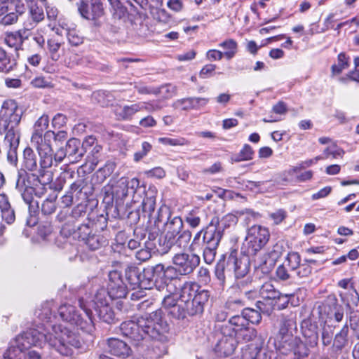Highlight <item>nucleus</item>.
<instances>
[{"label": "nucleus", "instance_id": "obj_18", "mask_svg": "<svg viewBox=\"0 0 359 359\" xmlns=\"http://www.w3.org/2000/svg\"><path fill=\"white\" fill-rule=\"evenodd\" d=\"M155 287L161 290L168 284L177 278L178 276L172 266H165L162 264H158L152 266Z\"/></svg>", "mask_w": 359, "mask_h": 359}, {"label": "nucleus", "instance_id": "obj_41", "mask_svg": "<svg viewBox=\"0 0 359 359\" xmlns=\"http://www.w3.org/2000/svg\"><path fill=\"white\" fill-rule=\"evenodd\" d=\"M4 42L8 46L15 49V51L16 52V56L18 57V52L19 50L22 49V45L16 32H6L5 34Z\"/></svg>", "mask_w": 359, "mask_h": 359}, {"label": "nucleus", "instance_id": "obj_50", "mask_svg": "<svg viewBox=\"0 0 359 359\" xmlns=\"http://www.w3.org/2000/svg\"><path fill=\"white\" fill-rule=\"evenodd\" d=\"M334 325L329 324L328 322L325 323V325L322 331V343L324 346H328L331 344L333 338Z\"/></svg>", "mask_w": 359, "mask_h": 359}, {"label": "nucleus", "instance_id": "obj_51", "mask_svg": "<svg viewBox=\"0 0 359 359\" xmlns=\"http://www.w3.org/2000/svg\"><path fill=\"white\" fill-rule=\"evenodd\" d=\"M29 8L30 17L35 23H39L44 19L43 10L41 7L38 6L36 4H29Z\"/></svg>", "mask_w": 359, "mask_h": 359}, {"label": "nucleus", "instance_id": "obj_23", "mask_svg": "<svg viewBox=\"0 0 359 359\" xmlns=\"http://www.w3.org/2000/svg\"><path fill=\"white\" fill-rule=\"evenodd\" d=\"M106 344L107 351L114 356L126 358L132 354L130 346L118 338H109L107 339Z\"/></svg>", "mask_w": 359, "mask_h": 359}, {"label": "nucleus", "instance_id": "obj_61", "mask_svg": "<svg viewBox=\"0 0 359 359\" xmlns=\"http://www.w3.org/2000/svg\"><path fill=\"white\" fill-rule=\"evenodd\" d=\"M40 177L39 175H36V182H34V185L32 186L34 188V195L39 198L43 196L47 191L46 184L41 182Z\"/></svg>", "mask_w": 359, "mask_h": 359}, {"label": "nucleus", "instance_id": "obj_12", "mask_svg": "<svg viewBox=\"0 0 359 359\" xmlns=\"http://www.w3.org/2000/svg\"><path fill=\"white\" fill-rule=\"evenodd\" d=\"M269 237L270 233L266 228L260 225L251 226L246 238L249 252L256 254L268 243Z\"/></svg>", "mask_w": 359, "mask_h": 359}, {"label": "nucleus", "instance_id": "obj_53", "mask_svg": "<svg viewBox=\"0 0 359 359\" xmlns=\"http://www.w3.org/2000/svg\"><path fill=\"white\" fill-rule=\"evenodd\" d=\"M203 256L204 262L208 264H211L215 259L217 250L218 247L203 245Z\"/></svg>", "mask_w": 359, "mask_h": 359}, {"label": "nucleus", "instance_id": "obj_6", "mask_svg": "<svg viewBox=\"0 0 359 359\" xmlns=\"http://www.w3.org/2000/svg\"><path fill=\"white\" fill-rule=\"evenodd\" d=\"M145 193V187L140 185L137 178L128 180L121 177L113 187L112 196L116 201V208L119 210L123 205L124 200L129 195H132V203H139Z\"/></svg>", "mask_w": 359, "mask_h": 359}, {"label": "nucleus", "instance_id": "obj_13", "mask_svg": "<svg viewBox=\"0 0 359 359\" xmlns=\"http://www.w3.org/2000/svg\"><path fill=\"white\" fill-rule=\"evenodd\" d=\"M36 179V174H29L24 170H20L18 172L15 188L20 193L23 201L26 204L30 206L33 201L34 182Z\"/></svg>", "mask_w": 359, "mask_h": 359}, {"label": "nucleus", "instance_id": "obj_48", "mask_svg": "<svg viewBox=\"0 0 359 359\" xmlns=\"http://www.w3.org/2000/svg\"><path fill=\"white\" fill-rule=\"evenodd\" d=\"M292 295L282 294L280 292L278 297L276 298V300L272 303V312L274 310H282L285 309L290 302V299Z\"/></svg>", "mask_w": 359, "mask_h": 359}, {"label": "nucleus", "instance_id": "obj_19", "mask_svg": "<svg viewBox=\"0 0 359 359\" xmlns=\"http://www.w3.org/2000/svg\"><path fill=\"white\" fill-rule=\"evenodd\" d=\"M224 235V228L218 217H213L207 226L203 236V245L219 247Z\"/></svg>", "mask_w": 359, "mask_h": 359}, {"label": "nucleus", "instance_id": "obj_9", "mask_svg": "<svg viewBox=\"0 0 359 359\" xmlns=\"http://www.w3.org/2000/svg\"><path fill=\"white\" fill-rule=\"evenodd\" d=\"M22 113L14 100H6L0 109V133L8 128L19 127Z\"/></svg>", "mask_w": 359, "mask_h": 359}, {"label": "nucleus", "instance_id": "obj_45", "mask_svg": "<svg viewBox=\"0 0 359 359\" xmlns=\"http://www.w3.org/2000/svg\"><path fill=\"white\" fill-rule=\"evenodd\" d=\"M109 292L104 287H100L96 290L94 295L93 302L95 307H98L101 305H104L109 303Z\"/></svg>", "mask_w": 359, "mask_h": 359}, {"label": "nucleus", "instance_id": "obj_56", "mask_svg": "<svg viewBox=\"0 0 359 359\" xmlns=\"http://www.w3.org/2000/svg\"><path fill=\"white\" fill-rule=\"evenodd\" d=\"M60 46V43L55 39H51L48 41V48L50 54V57L54 61H57L60 59V55L58 51Z\"/></svg>", "mask_w": 359, "mask_h": 359}, {"label": "nucleus", "instance_id": "obj_64", "mask_svg": "<svg viewBox=\"0 0 359 359\" xmlns=\"http://www.w3.org/2000/svg\"><path fill=\"white\" fill-rule=\"evenodd\" d=\"M350 325L355 336L359 339V311L350 316Z\"/></svg>", "mask_w": 359, "mask_h": 359}, {"label": "nucleus", "instance_id": "obj_49", "mask_svg": "<svg viewBox=\"0 0 359 359\" xmlns=\"http://www.w3.org/2000/svg\"><path fill=\"white\" fill-rule=\"evenodd\" d=\"M225 267L226 262L224 259V255H222V258L217 262L215 269V276L222 285H224L226 281Z\"/></svg>", "mask_w": 359, "mask_h": 359}, {"label": "nucleus", "instance_id": "obj_54", "mask_svg": "<svg viewBox=\"0 0 359 359\" xmlns=\"http://www.w3.org/2000/svg\"><path fill=\"white\" fill-rule=\"evenodd\" d=\"M140 206L133 208L132 205L126 204V212L124 215L130 219L131 223L137 224L140 219Z\"/></svg>", "mask_w": 359, "mask_h": 359}, {"label": "nucleus", "instance_id": "obj_22", "mask_svg": "<svg viewBox=\"0 0 359 359\" xmlns=\"http://www.w3.org/2000/svg\"><path fill=\"white\" fill-rule=\"evenodd\" d=\"M36 149L40 156L39 175L43 177L46 175V170L50 168L53 164V149L49 144L46 142L37 143Z\"/></svg>", "mask_w": 359, "mask_h": 359}, {"label": "nucleus", "instance_id": "obj_46", "mask_svg": "<svg viewBox=\"0 0 359 359\" xmlns=\"http://www.w3.org/2000/svg\"><path fill=\"white\" fill-rule=\"evenodd\" d=\"M303 334L305 337V342L306 346L314 348L317 346L318 341V334L316 331V327L313 330L308 329L303 331Z\"/></svg>", "mask_w": 359, "mask_h": 359}, {"label": "nucleus", "instance_id": "obj_3", "mask_svg": "<svg viewBox=\"0 0 359 359\" xmlns=\"http://www.w3.org/2000/svg\"><path fill=\"white\" fill-rule=\"evenodd\" d=\"M210 294L208 290H201L196 283L186 282L181 288L179 300L181 307L174 309L173 313L177 319H184L187 316H198L204 311Z\"/></svg>", "mask_w": 359, "mask_h": 359}, {"label": "nucleus", "instance_id": "obj_42", "mask_svg": "<svg viewBox=\"0 0 359 359\" xmlns=\"http://www.w3.org/2000/svg\"><path fill=\"white\" fill-rule=\"evenodd\" d=\"M219 46L226 50L224 53V56L230 60L236 55L237 52V43L232 39H227L219 44Z\"/></svg>", "mask_w": 359, "mask_h": 359}, {"label": "nucleus", "instance_id": "obj_37", "mask_svg": "<svg viewBox=\"0 0 359 359\" xmlns=\"http://www.w3.org/2000/svg\"><path fill=\"white\" fill-rule=\"evenodd\" d=\"M260 311H257L250 308L243 309L241 315H235L231 318H243L247 320L248 325L250 323L252 324H259L262 320Z\"/></svg>", "mask_w": 359, "mask_h": 359}, {"label": "nucleus", "instance_id": "obj_8", "mask_svg": "<svg viewBox=\"0 0 359 359\" xmlns=\"http://www.w3.org/2000/svg\"><path fill=\"white\" fill-rule=\"evenodd\" d=\"M53 306V302H46L43 303L39 308H38L35 312L34 316L42 322L43 327H39L41 330H39L41 332L46 334L48 336V338L51 337L53 339H56L57 343L58 344V339L57 337H55V333L53 330V327H60V330L64 332L65 331H67L69 332L70 334H72L75 335L79 342V346L75 350V352L80 349L82 347V340L81 337L75 332L69 330V329L62 327L61 325H56L53 323L52 319L56 318L55 316L52 315V309Z\"/></svg>", "mask_w": 359, "mask_h": 359}, {"label": "nucleus", "instance_id": "obj_10", "mask_svg": "<svg viewBox=\"0 0 359 359\" xmlns=\"http://www.w3.org/2000/svg\"><path fill=\"white\" fill-rule=\"evenodd\" d=\"M223 332L226 334H233L237 340L242 339L250 341L257 337V330L248 325L247 320L243 318H230L223 325Z\"/></svg>", "mask_w": 359, "mask_h": 359}, {"label": "nucleus", "instance_id": "obj_39", "mask_svg": "<svg viewBox=\"0 0 359 359\" xmlns=\"http://www.w3.org/2000/svg\"><path fill=\"white\" fill-rule=\"evenodd\" d=\"M337 65L331 67L332 76L338 75L349 67V57L344 53H341L337 57Z\"/></svg>", "mask_w": 359, "mask_h": 359}, {"label": "nucleus", "instance_id": "obj_43", "mask_svg": "<svg viewBox=\"0 0 359 359\" xmlns=\"http://www.w3.org/2000/svg\"><path fill=\"white\" fill-rule=\"evenodd\" d=\"M254 151L249 144H244L242 149L237 154H235L232 159L236 162L249 161L252 159Z\"/></svg>", "mask_w": 359, "mask_h": 359}, {"label": "nucleus", "instance_id": "obj_63", "mask_svg": "<svg viewBox=\"0 0 359 359\" xmlns=\"http://www.w3.org/2000/svg\"><path fill=\"white\" fill-rule=\"evenodd\" d=\"M67 37L69 43L74 46H78L83 43V37L75 29L69 30Z\"/></svg>", "mask_w": 359, "mask_h": 359}, {"label": "nucleus", "instance_id": "obj_40", "mask_svg": "<svg viewBox=\"0 0 359 359\" xmlns=\"http://www.w3.org/2000/svg\"><path fill=\"white\" fill-rule=\"evenodd\" d=\"M140 270L137 267H130L126 271V277L133 290L139 288Z\"/></svg>", "mask_w": 359, "mask_h": 359}, {"label": "nucleus", "instance_id": "obj_58", "mask_svg": "<svg viewBox=\"0 0 359 359\" xmlns=\"http://www.w3.org/2000/svg\"><path fill=\"white\" fill-rule=\"evenodd\" d=\"M286 260L287 262V265L290 268L292 271H296L300 265L301 262V256L298 252H289Z\"/></svg>", "mask_w": 359, "mask_h": 359}, {"label": "nucleus", "instance_id": "obj_31", "mask_svg": "<svg viewBox=\"0 0 359 359\" xmlns=\"http://www.w3.org/2000/svg\"><path fill=\"white\" fill-rule=\"evenodd\" d=\"M243 215H247V218L250 219V217H256L257 214L253 212L252 210L247 208L241 210H236L233 213L227 214L224 216L221 220L222 224L223 225L222 228L224 229L236 224L238 220V217Z\"/></svg>", "mask_w": 359, "mask_h": 359}, {"label": "nucleus", "instance_id": "obj_30", "mask_svg": "<svg viewBox=\"0 0 359 359\" xmlns=\"http://www.w3.org/2000/svg\"><path fill=\"white\" fill-rule=\"evenodd\" d=\"M17 65V56L0 47V72L9 74L16 69Z\"/></svg>", "mask_w": 359, "mask_h": 359}, {"label": "nucleus", "instance_id": "obj_7", "mask_svg": "<svg viewBox=\"0 0 359 359\" xmlns=\"http://www.w3.org/2000/svg\"><path fill=\"white\" fill-rule=\"evenodd\" d=\"M79 306L83 311L86 319H84L74 306L71 304L61 305L58 309V313L63 321L79 327V329L90 332L93 327L92 311L88 309L83 299H80Z\"/></svg>", "mask_w": 359, "mask_h": 359}, {"label": "nucleus", "instance_id": "obj_25", "mask_svg": "<svg viewBox=\"0 0 359 359\" xmlns=\"http://www.w3.org/2000/svg\"><path fill=\"white\" fill-rule=\"evenodd\" d=\"M71 193L77 198L87 199L93 193V186L84 175L79 177L70 185Z\"/></svg>", "mask_w": 359, "mask_h": 359}, {"label": "nucleus", "instance_id": "obj_2", "mask_svg": "<svg viewBox=\"0 0 359 359\" xmlns=\"http://www.w3.org/2000/svg\"><path fill=\"white\" fill-rule=\"evenodd\" d=\"M161 309L137 318L123 322L119 327L121 333L137 344L146 336L151 339L166 341L169 325L163 318Z\"/></svg>", "mask_w": 359, "mask_h": 359}, {"label": "nucleus", "instance_id": "obj_16", "mask_svg": "<svg viewBox=\"0 0 359 359\" xmlns=\"http://www.w3.org/2000/svg\"><path fill=\"white\" fill-rule=\"evenodd\" d=\"M77 230L79 238L84 242L90 250H97L108 244L107 239L103 235L92 233L88 224H81Z\"/></svg>", "mask_w": 359, "mask_h": 359}, {"label": "nucleus", "instance_id": "obj_59", "mask_svg": "<svg viewBox=\"0 0 359 359\" xmlns=\"http://www.w3.org/2000/svg\"><path fill=\"white\" fill-rule=\"evenodd\" d=\"M90 11L94 17V20L100 18L104 13L102 4L100 0H90Z\"/></svg>", "mask_w": 359, "mask_h": 359}, {"label": "nucleus", "instance_id": "obj_57", "mask_svg": "<svg viewBox=\"0 0 359 359\" xmlns=\"http://www.w3.org/2000/svg\"><path fill=\"white\" fill-rule=\"evenodd\" d=\"M77 6L78 11L82 18L88 20H94V17H93L91 11L88 8V0H81Z\"/></svg>", "mask_w": 359, "mask_h": 359}, {"label": "nucleus", "instance_id": "obj_38", "mask_svg": "<svg viewBox=\"0 0 359 359\" xmlns=\"http://www.w3.org/2000/svg\"><path fill=\"white\" fill-rule=\"evenodd\" d=\"M348 327L344 325L341 330L335 334L333 347L336 350H341L348 344Z\"/></svg>", "mask_w": 359, "mask_h": 359}, {"label": "nucleus", "instance_id": "obj_24", "mask_svg": "<svg viewBox=\"0 0 359 359\" xmlns=\"http://www.w3.org/2000/svg\"><path fill=\"white\" fill-rule=\"evenodd\" d=\"M157 190L154 187H150L142 196V201L140 207H142V213L144 217H147L149 222H151L152 219L154 220V217L152 216L156 208V197Z\"/></svg>", "mask_w": 359, "mask_h": 359}, {"label": "nucleus", "instance_id": "obj_52", "mask_svg": "<svg viewBox=\"0 0 359 359\" xmlns=\"http://www.w3.org/2000/svg\"><path fill=\"white\" fill-rule=\"evenodd\" d=\"M178 235L177 238L174 240V244L175 243L180 248H187L191 239V232L189 230H184Z\"/></svg>", "mask_w": 359, "mask_h": 359}, {"label": "nucleus", "instance_id": "obj_62", "mask_svg": "<svg viewBox=\"0 0 359 359\" xmlns=\"http://www.w3.org/2000/svg\"><path fill=\"white\" fill-rule=\"evenodd\" d=\"M151 149L152 146L150 143L147 142H143L142 143V149L140 151H136L134 154V161L135 162L141 161L144 156L147 155Z\"/></svg>", "mask_w": 359, "mask_h": 359}, {"label": "nucleus", "instance_id": "obj_26", "mask_svg": "<svg viewBox=\"0 0 359 359\" xmlns=\"http://www.w3.org/2000/svg\"><path fill=\"white\" fill-rule=\"evenodd\" d=\"M65 149L67 154L69 163L79 161L85 154V151L81 147V141L77 138L69 139L67 142Z\"/></svg>", "mask_w": 359, "mask_h": 359}, {"label": "nucleus", "instance_id": "obj_4", "mask_svg": "<svg viewBox=\"0 0 359 359\" xmlns=\"http://www.w3.org/2000/svg\"><path fill=\"white\" fill-rule=\"evenodd\" d=\"M297 323L293 314L282 315L278 319V332L275 339V347L280 353L287 355L292 350H296L300 339L294 336Z\"/></svg>", "mask_w": 359, "mask_h": 359}, {"label": "nucleus", "instance_id": "obj_27", "mask_svg": "<svg viewBox=\"0 0 359 359\" xmlns=\"http://www.w3.org/2000/svg\"><path fill=\"white\" fill-rule=\"evenodd\" d=\"M324 312L327 314L329 324H332L334 320L335 322H340L344 317V309L337 303V299L334 297L330 299L324 306Z\"/></svg>", "mask_w": 359, "mask_h": 359}, {"label": "nucleus", "instance_id": "obj_14", "mask_svg": "<svg viewBox=\"0 0 359 359\" xmlns=\"http://www.w3.org/2000/svg\"><path fill=\"white\" fill-rule=\"evenodd\" d=\"M229 270H233L236 279L246 276L250 270V259L248 256L241 255L236 249L231 250L226 262Z\"/></svg>", "mask_w": 359, "mask_h": 359}, {"label": "nucleus", "instance_id": "obj_35", "mask_svg": "<svg viewBox=\"0 0 359 359\" xmlns=\"http://www.w3.org/2000/svg\"><path fill=\"white\" fill-rule=\"evenodd\" d=\"M140 289L150 290L155 287L152 266L144 269L142 271H140Z\"/></svg>", "mask_w": 359, "mask_h": 359}, {"label": "nucleus", "instance_id": "obj_32", "mask_svg": "<svg viewBox=\"0 0 359 359\" xmlns=\"http://www.w3.org/2000/svg\"><path fill=\"white\" fill-rule=\"evenodd\" d=\"M49 124V118L46 114H43L39 117L34 125V132L32 135V142L34 144L43 142V135L45 130L48 128Z\"/></svg>", "mask_w": 359, "mask_h": 359}, {"label": "nucleus", "instance_id": "obj_47", "mask_svg": "<svg viewBox=\"0 0 359 359\" xmlns=\"http://www.w3.org/2000/svg\"><path fill=\"white\" fill-rule=\"evenodd\" d=\"M162 305L168 310V313L175 318V315L173 313L174 309L181 307L182 302H180V304H177V299L173 295L169 294L164 297Z\"/></svg>", "mask_w": 359, "mask_h": 359}, {"label": "nucleus", "instance_id": "obj_34", "mask_svg": "<svg viewBox=\"0 0 359 359\" xmlns=\"http://www.w3.org/2000/svg\"><path fill=\"white\" fill-rule=\"evenodd\" d=\"M22 165L24 170H38L37 157L34 151L30 147H26L23 151Z\"/></svg>", "mask_w": 359, "mask_h": 359}, {"label": "nucleus", "instance_id": "obj_29", "mask_svg": "<svg viewBox=\"0 0 359 359\" xmlns=\"http://www.w3.org/2000/svg\"><path fill=\"white\" fill-rule=\"evenodd\" d=\"M149 105L151 106L150 104L145 102H138L131 105L119 107L116 109V115L119 120H129L137 112L144 109H149Z\"/></svg>", "mask_w": 359, "mask_h": 359}, {"label": "nucleus", "instance_id": "obj_55", "mask_svg": "<svg viewBox=\"0 0 359 359\" xmlns=\"http://www.w3.org/2000/svg\"><path fill=\"white\" fill-rule=\"evenodd\" d=\"M158 142L165 145L170 146H184L189 144L187 140L182 137L177 138L160 137Z\"/></svg>", "mask_w": 359, "mask_h": 359}, {"label": "nucleus", "instance_id": "obj_15", "mask_svg": "<svg viewBox=\"0 0 359 359\" xmlns=\"http://www.w3.org/2000/svg\"><path fill=\"white\" fill-rule=\"evenodd\" d=\"M280 291L270 283H264L260 287L259 294L262 300L257 301L256 307L262 313L269 316L272 313L271 304L278 297Z\"/></svg>", "mask_w": 359, "mask_h": 359}, {"label": "nucleus", "instance_id": "obj_33", "mask_svg": "<svg viewBox=\"0 0 359 359\" xmlns=\"http://www.w3.org/2000/svg\"><path fill=\"white\" fill-rule=\"evenodd\" d=\"M99 319L107 324H113L116 322L115 313L109 304L94 307Z\"/></svg>", "mask_w": 359, "mask_h": 359}, {"label": "nucleus", "instance_id": "obj_60", "mask_svg": "<svg viewBox=\"0 0 359 359\" xmlns=\"http://www.w3.org/2000/svg\"><path fill=\"white\" fill-rule=\"evenodd\" d=\"M160 90L159 94H162L163 97L168 99L175 95L177 93V88L171 84H165L160 87L156 88Z\"/></svg>", "mask_w": 359, "mask_h": 359}, {"label": "nucleus", "instance_id": "obj_17", "mask_svg": "<svg viewBox=\"0 0 359 359\" xmlns=\"http://www.w3.org/2000/svg\"><path fill=\"white\" fill-rule=\"evenodd\" d=\"M5 133L4 143L8 147L7 151V160L11 164L15 165L18 162V148L20 140V130L19 127L8 128L2 130Z\"/></svg>", "mask_w": 359, "mask_h": 359}, {"label": "nucleus", "instance_id": "obj_36", "mask_svg": "<svg viewBox=\"0 0 359 359\" xmlns=\"http://www.w3.org/2000/svg\"><path fill=\"white\" fill-rule=\"evenodd\" d=\"M339 296L341 301L350 309L357 306L359 303V294L354 286H351L350 290L346 292H341Z\"/></svg>", "mask_w": 359, "mask_h": 359}, {"label": "nucleus", "instance_id": "obj_28", "mask_svg": "<svg viewBox=\"0 0 359 359\" xmlns=\"http://www.w3.org/2000/svg\"><path fill=\"white\" fill-rule=\"evenodd\" d=\"M209 102V99L200 97H189L183 99L177 100L174 106L181 107L182 110H198L205 107Z\"/></svg>", "mask_w": 359, "mask_h": 359}, {"label": "nucleus", "instance_id": "obj_11", "mask_svg": "<svg viewBox=\"0 0 359 359\" xmlns=\"http://www.w3.org/2000/svg\"><path fill=\"white\" fill-rule=\"evenodd\" d=\"M201 258L197 254L187 252L176 253L172 258V267L177 276H187L194 272L198 266Z\"/></svg>", "mask_w": 359, "mask_h": 359}, {"label": "nucleus", "instance_id": "obj_5", "mask_svg": "<svg viewBox=\"0 0 359 359\" xmlns=\"http://www.w3.org/2000/svg\"><path fill=\"white\" fill-rule=\"evenodd\" d=\"M159 223H163L165 232L163 241V247L161 251L162 254L167 253L174 245L175 237L180 234L183 228V221L180 216L173 215L170 208L165 205H161L154 217V224L158 226Z\"/></svg>", "mask_w": 359, "mask_h": 359}, {"label": "nucleus", "instance_id": "obj_20", "mask_svg": "<svg viewBox=\"0 0 359 359\" xmlns=\"http://www.w3.org/2000/svg\"><path fill=\"white\" fill-rule=\"evenodd\" d=\"M109 279L107 288L109 297L111 299L125 298L128 293V290L120 273L116 271H111L109 274Z\"/></svg>", "mask_w": 359, "mask_h": 359}, {"label": "nucleus", "instance_id": "obj_1", "mask_svg": "<svg viewBox=\"0 0 359 359\" xmlns=\"http://www.w3.org/2000/svg\"><path fill=\"white\" fill-rule=\"evenodd\" d=\"M53 330L58 339V344L56 339H53L50 336L48 338L39 329H30L16 337L4 353V359H22L25 357V350L32 346L42 347L46 344L62 355L73 356L80 344L78 338L67 331L62 332L58 327H53Z\"/></svg>", "mask_w": 359, "mask_h": 359}, {"label": "nucleus", "instance_id": "obj_21", "mask_svg": "<svg viewBox=\"0 0 359 359\" xmlns=\"http://www.w3.org/2000/svg\"><path fill=\"white\" fill-rule=\"evenodd\" d=\"M220 332L222 337L219 339L215 345V351L220 356L226 357L234 352L237 346L238 340L233 334H226L223 332V325L220 328Z\"/></svg>", "mask_w": 359, "mask_h": 359}, {"label": "nucleus", "instance_id": "obj_44", "mask_svg": "<svg viewBox=\"0 0 359 359\" xmlns=\"http://www.w3.org/2000/svg\"><path fill=\"white\" fill-rule=\"evenodd\" d=\"M154 245L151 242H145L144 248L137 250L135 253V257L140 262H146L151 257V251Z\"/></svg>", "mask_w": 359, "mask_h": 359}]
</instances>
